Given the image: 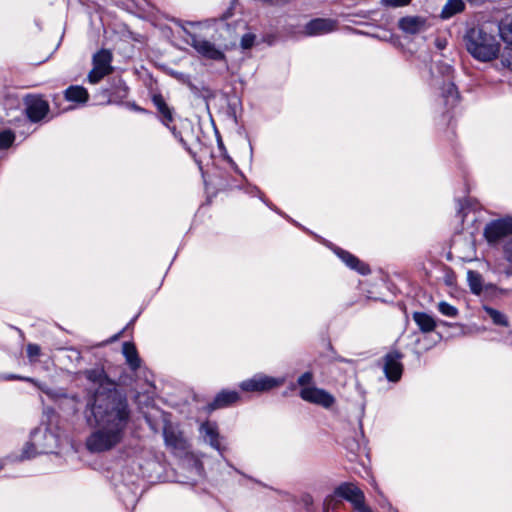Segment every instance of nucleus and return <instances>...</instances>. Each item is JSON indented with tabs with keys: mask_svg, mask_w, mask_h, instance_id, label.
Here are the masks:
<instances>
[{
	"mask_svg": "<svg viewBox=\"0 0 512 512\" xmlns=\"http://www.w3.org/2000/svg\"><path fill=\"white\" fill-rule=\"evenodd\" d=\"M90 383L85 417L95 429L86 439V448L102 453L117 447L126 437L131 410L127 398L120 394L102 367L79 372Z\"/></svg>",
	"mask_w": 512,
	"mask_h": 512,
	"instance_id": "f257e3e1",
	"label": "nucleus"
},
{
	"mask_svg": "<svg viewBox=\"0 0 512 512\" xmlns=\"http://www.w3.org/2000/svg\"><path fill=\"white\" fill-rule=\"evenodd\" d=\"M463 43L467 52L481 62L494 60L500 52L496 37L480 26L468 28L463 36Z\"/></svg>",
	"mask_w": 512,
	"mask_h": 512,
	"instance_id": "f03ea898",
	"label": "nucleus"
},
{
	"mask_svg": "<svg viewBox=\"0 0 512 512\" xmlns=\"http://www.w3.org/2000/svg\"><path fill=\"white\" fill-rule=\"evenodd\" d=\"M58 438L47 427H37L30 433L29 441L25 443L21 450L18 460H29L39 454L52 452L57 447Z\"/></svg>",
	"mask_w": 512,
	"mask_h": 512,
	"instance_id": "7ed1b4c3",
	"label": "nucleus"
},
{
	"mask_svg": "<svg viewBox=\"0 0 512 512\" xmlns=\"http://www.w3.org/2000/svg\"><path fill=\"white\" fill-rule=\"evenodd\" d=\"M176 23L182 28L183 32L187 35L188 39L186 42L195 49V51L203 58L213 60V61H222L225 59L224 52L219 49L214 43L205 38L201 37L198 34L192 33L189 31L180 20L176 21Z\"/></svg>",
	"mask_w": 512,
	"mask_h": 512,
	"instance_id": "20e7f679",
	"label": "nucleus"
},
{
	"mask_svg": "<svg viewBox=\"0 0 512 512\" xmlns=\"http://www.w3.org/2000/svg\"><path fill=\"white\" fill-rule=\"evenodd\" d=\"M113 55L110 50L101 49L93 55V68L89 72L87 78L91 84H96L105 76L113 72L112 67Z\"/></svg>",
	"mask_w": 512,
	"mask_h": 512,
	"instance_id": "39448f33",
	"label": "nucleus"
},
{
	"mask_svg": "<svg viewBox=\"0 0 512 512\" xmlns=\"http://www.w3.org/2000/svg\"><path fill=\"white\" fill-rule=\"evenodd\" d=\"M335 494L351 503L356 512H373L365 502L363 491L353 483H341L335 489Z\"/></svg>",
	"mask_w": 512,
	"mask_h": 512,
	"instance_id": "423d86ee",
	"label": "nucleus"
},
{
	"mask_svg": "<svg viewBox=\"0 0 512 512\" xmlns=\"http://www.w3.org/2000/svg\"><path fill=\"white\" fill-rule=\"evenodd\" d=\"M285 382V377H271L260 373L242 381L239 387L244 392H267L282 386Z\"/></svg>",
	"mask_w": 512,
	"mask_h": 512,
	"instance_id": "0eeeda50",
	"label": "nucleus"
},
{
	"mask_svg": "<svg viewBox=\"0 0 512 512\" xmlns=\"http://www.w3.org/2000/svg\"><path fill=\"white\" fill-rule=\"evenodd\" d=\"M299 396L302 400L325 409L331 408L335 403V397L331 393L316 386L301 388Z\"/></svg>",
	"mask_w": 512,
	"mask_h": 512,
	"instance_id": "6e6552de",
	"label": "nucleus"
},
{
	"mask_svg": "<svg viewBox=\"0 0 512 512\" xmlns=\"http://www.w3.org/2000/svg\"><path fill=\"white\" fill-rule=\"evenodd\" d=\"M24 104L28 119L34 123L41 121L49 112V104L41 96L27 95Z\"/></svg>",
	"mask_w": 512,
	"mask_h": 512,
	"instance_id": "1a4fd4ad",
	"label": "nucleus"
},
{
	"mask_svg": "<svg viewBox=\"0 0 512 512\" xmlns=\"http://www.w3.org/2000/svg\"><path fill=\"white\" fill-rule=\"evenodd\" d=\"M509 234H512V217L491 221L484 229V236L489 243H495Z\"/></svg>",
	"mask_w": 512,
	"mask_h": 512,
	"instance_id": "9d476101",
	"label": "nucleus"
},
{
	"mask_svg": "<svg viewBox=\"0 0 512 512\" xmlns=\"http://www.w3.org/2000/svg\"><path fill=\"white\" fill-rule=\"evenodd\" d=\"M402 358L403 355L399 351H391L385 355L383 370L390 382L400 380L403 373Z\"/></svg>",
	"mask_w": 512,
	"mask_h": 512,
	"instance_id": "9b49d317",
	"label": "nucleus"
},
{
	"mask_svg": "<svg viewBox=\"0 0 512 512\" xmlns=\"http://www.w3.org/2000/svg\"><path fill=\"white\" fill-rule=\"evenodd\" d=\"M199 433L203 441L209 444L213 449L218 451L223 456L226 448L222 446L218 426L215 422L205 421L199 427Z\"/></svg>",
	"mask_w": 512,
	"mask_h": 512,
	"instance_id": "f8f14e48",
	"label": "nucleus"
},
{
	"mask_svg": "<svg viewBox=\"0 0 512 512\" xmlns=\"http://www.w3.org/2000/svg\"><path fill=\"white\" fill-rule=\"evenodd\" d=\"M165 445L174 453H183L187 450L188 444L183 434L172 424H165L163 428Z\"/></svg>",
	"mask_w": 512,
	"mask_h": 512,
	"instance_id": "ddd939ff",
	"label": "nucleus"
},
{
	"mask_svg": "<svg viewBox=\"0 0 512 512\" xmlns=\"http://www.w3.org/2000/svg\"><path fill=\"white\" fill-rule=\"evenodd\" d=\"M398 27L406 34H418L426 31L427 18L423 16H405L399 19Z\"/></svg>",
	"mask_w": 512,
	"mask_h": 512,
	"instance_id": "4468645a",
	"label": "nucleus"
},
{
	"mask_svg": "<svg viewBox=\"0 0 512 512\" xmlns=\"http://www.w3.org/2000/svg\"><path fill=\"white\" fill-rule=\"evenodd\" d=\"M336 21L332 19L316 18L310 20L304 27L308 36H317L330 33L336 29Z\"/></svg>",
	"mask_w": 512,
	"mask_h": 512,
	"instance_id": "2eb2a0df",
	"label": "nucleus"
},
{
	"mask_svg": "<svg viewBox=\"0 0 512 512\" xmlns=\"http://www.w3.org/2000/svg\"><path fill=\"white\" fill-rule=\"evenodd\" d=\"M333 251L350 269L357 271L361 275H367L370 273L369 266L348 251L339 247H334Z\"/></svg>",
	"mask_w": 512,
	"mask_h": 512,
	"instance_id": "dca6fc26",
	"label": "nucleus"
},
{
	"mask_svg": "<svg viewBox=\"0 0 512 512\" xmlns=\"http://www.w3.org/2000/svg\"><path fill=\"white\" fill-rule=\"evenodd\" d=\"M240 399V394L236 390L223 389L214 398V400L208 405L210 410H216L225 408L233 405Z\"/></svg>",
	"mask_w": 512,
	"mask_h": 512,
	"instance_id": "f3484780",
	"label": "nucleus"
},
{
	"mask_svg": "<svg viewBox=\"0 0 512 512\" xmlns=\"http://www.w3.org/2000/svg\"><path fill=\"white\" fill-rule=\"evenodd\" d=\"M152 101L158 111L160 121L166 127L170 128V123H172L174 119L173 109L166 103L161 94L153 95Z\"/></svg>",
	"mask_w": 512,
	"mask_h": 512,
	"instance_id": "a211bd4d",
	"label": "nucleus"
},
{
	"mask_svg": "<svg viewBox=\"0 0 512 512\" xmlns=\"http://www.w3.org/2000/svg\"><path fill=\"white\" fill-rule=\"evenodd\" d=\"M441 96L447 107H454L459 99V92L455 84L451 81H444L441 87Z\"/></svg>",
	"mask_w": 512,
	"mask_h": 512,
	"instance_id": "6ab92c4d",
	"label": "nucleus"
},
{
	"mask_svg": "<svg viewBox=\"0 0 512 512\" xmlns=\"http://www.w3.org/2000/svg\"><path fill=\"white\" fill-rule=\"evenodd\" d=\"M122 352L125 356L126 362L132 371H136L141 366V359L138 356L136 347L131 342H124Z\"/></svg>",
	"mask_w": 512,
	"mask_h": 512,
	"instance_id": "aec40b11",
	"label": "nucleus"
},
{
	"mask_svg": "<svg viewBox=\"0 0 512 512\" xmlns=\"http://www.w3.org/2000/svg\"><path fill=\"white\" fill-rule=\"evenodd\" d=\"M413 320L423 333L432 332L436 327L434 318L425 312H414Z\"/></svg>",
	"mask_w": 512,
	"mask_h": 512,
	"instance_id": "412c9836",
	"label": "nucleus"
},
{
	"mask_svg": "<svg viewBox=\"0 0 512 512\" xmlns=\"http://www.w3.org/2000/svg\"><path fill=\"white\" fill-rule=\"evenodd\" d=\"M88 97L87 90L82 86H70L65 90V98L70 102L85 103Z\"/></svg>",
	"mask_w": 512,
	"mask_h": 512,
	"instance_id": "4be33fe9",
	"label": "nucleus"
},
{
	"mask_svg": "<svg viewBox=\"0 0 512 512\" xmlns=\"http://www.w3.org/2000/svg\"><path fill=\"white\" fill-rule=\"evenodd\" d=\"M465 9L463 0H448L441 10V18L449 19L454 15L461 13Z\"/></svg>",
	"mask_w": 512,
	"mask_h": 512,
	"instance_id": "5701e85b",
	"label": "nucleus"
},
{
	"mask_svg": "<svg viewBox=\"0 0 512 512\" xmlns=\"http://www.w3.org/2000/svg\"><path fill=\"white\" fill-rule=\"evenodd\" d=\"M499 30L502 39L508 45H512V10L502 19Z\"/></svg>",
	"mask_w": 512,
	"mask_h": 512,
	"instance_id": "b1692460",
	"label": "nucleus"
},
{
	"mask_svg": "<svg viewBox=\"0 0 512 512\" xmlns=\"http://www.w3.org/2000/svg\"><path fill=\"white\" fill-rule=\"evenodd\" d=\"M467 281L472 293L480 295L482 292V276L479 272L469 270L467 272Z\"/></svg>",
	"mask_w": 512,
	"mask_h": 512,
	"instance_id": "393cba45",
	"label": "nucleus"
},
{
	"mask_svg": "<svg viewBox=\"0 0 512 512\" xmlns=\"http://www.w3.org/2000/svg\"><path fill=\"white\" fill-rule=\"evenodd\" d=\"M484 310L492 319L494 324L500 326H508V320L505 314L491 307H484Z\"/></svg>",
	"mask_w": 512,
	"mask_h": 512,
	"instance_id": "a878e982",
	"label": "nucleus"
},
{
	"mask_svg": "<svg viewBox=\"0 0 512 512\" xmlns=\"http://www.w3.org/2000/svg\"><path fill=\"white\" fill-rule=\"evenodd\" d=\"M437 309L443 316L449 318H456L459 314L458 309L446 301H440L437 305Z\"/></svg>",
	"mask_w": 512,
	"mask_h": 512,
	"instance_id": "bb28decb",
	"label": "nucleus"
},
{
	"mask_svg": "<svg viewBox=\"0 0 512 512\" xmlns=\"http://www.w3.org/2000/svg\"><path fill=\"white\" fill-rule=\"evenodd\" d=\"M15 141V134L10 129L0 131V149H8Z\"/></svg>",
	"mask_w": 512,
	"mask_h": 512,
	"instance_id": "cd10ccee",
	"label": "nucleus"
},
{
	"mask_svg": "<svg viewBox=\"0 0 512 512\" xmlns=\"http://www.w3.org/2000/svg\"><path fill=\"white\" fill-rule=\"evenodd\" d=\"M503 250L505 259L509 262L506 273L512 275V237L504 244Z\"/></svg>",
	"mask_w": 512,
	"mask_h": 512,
	"instance_id": "c85d7f7f",
	"label": "nucleus"
},
{
	"mask_svg": "<svg viewBox=\"0 0 512 512\" xmlns=\"http://www.w3.org/2000/svg\"><path fill=\"white\" fill-rule=\"evenodd\" d=\"M501 65L512 70V45H508L501 55Z\"/></svg>",
	"mask_w": 512,
	"mask_h": 512,
	"instance_id": "c756f323",
	"label": "nucleus"
},
{
	"mask_svg": "<svg viewBox=\"0 0 512 512\" xmlns=\"http://www.w3.org/2000/svg\"><path fill=\"white\" fill-rule=\"evenodd\" d=\"M26 352L30 362H35L41 353V348L37 344L29 343L26 347Z\"/></svg>",
	"mask_w": 512,
	"mask_h": 512,
	"instance_id": "7c9ffc66",
	"label": "nucleus"
},
{
	"mask_svg": "<svg viewBox=\"0 0 512 512\" xmlns=\"http://www.w3.org/2000/svg\"><path fill=\"white\" fill-rule=\"evenodd\" d=\"M3 379L4 380H23V381L32 383V384L36 385L42 391H45L44 387L40 383H38L35 379L30 378V377H22V376L15 375V374H9V375L4 376Z\"/></svg>",
	"mask_w": 512,
	"mask_h": 512,
	"instance_id": "2f4dec72",
	"label": "nucleus"
},
{
	"mask_svg": "<svg viewBox=\"0 0 512 512\" xmlns=\"http://www.w3.org/2000/svg\"><path fill=\"white\" fill-rule=\"evenodd\" d=\"M313 382V374L312 372L310 371H307L305 373H303L301 376H299V378L297 379V384L299 386H301L302 388L304 387H310L312 386Z\"/></svg>",
	"mask_w": 512,
	"mask_h": 512,
	"instance_id": "473e14b6",
	"label": "nucleus"
},
{
	"mask_svg": "<svg viewBox=\"0 0 512 512\" xmlns=\"http://www.w3.org/2000/svg\"><path fill=\"white\" fill-rule=\"evenodd\" d=\"M255 35L251 33L244 34L241 38V47L243 49H250L255 42Z\"/></svg>",
	"mask_w": 512,
	"mask_h": 512,
	"instance_id": "72a5a7b5",
	"label": "nucleus"
},
{
	"mask_svg": "<svg viewBox=\"0 0 512 512\" xmlns=\"http://www.w3.org/2000/svg\"><path fill=\"white\" fill-rule=\"evenodd\" d=\"M411 2V0H382V3L392 7H402L406 6Z\"/></svg>",
	"mask_w": 512,
	"mask_h": 512,
	"instance_id": "f704fd0d",
	"label": "nucleus"
},
{
	"mask_svg": "<svg viewBox=\"0 0 512 512\" xmlns=\"http://www.w3.org/2000/svg\"><path fill=\"white\" fill-rule=\"evenodd\" d=\"M173 134V136L183 145V147L187 148V142L184 140L181 132L177 131L176 128L170 127L169 128Z\"/></svg>",
	"mask_w": 512,
	"mask_h": 512,
	"instance_id": "c9c22d12",
	"label": "nucleus"
},
{
	"mask_svg": "<svg viewBox=\"0 0 512 512\" xmlns=\"http://www.w3.org/2000/svg\"><path fill=\"white\" fill-rule=\"evenodd\" d=\"M172 75L173 77L182 82H187L189 80V76L182 72H173Z\"/></svg>",
	"mask_w": 512,
	"mask_h": 512,
	"instance_id": "e433bc0d",
	"label": "nucleus"
},
{
	"mask_svg": "<svg viewBox=\"0 0 512 512\" xmlns=\"http://www.w3.org/2000/svg\"><path fill=\"white\" fill-rule=\"evenodd\" d=\"M249 193H250L251 195H258V196L261 198V200H262L264 203H266V205H268L269 207H271V206H270V204H268V203L263 199V197H262V195H263V194H262V192H261L257 187H253V188H252V190H251Z\"/></svg>",
	"mask_w": 512,
	"mask_h": 512,
	"instance_id": "4c0bfd02",
	"label": "nucleus"
},
{
	"mask_svg": "<svg viewBox=\"0 0 512 512\" xmlns=\"http://www.w3.org/2000/svg\"><path fill=\"white\" fill-rule=\"evenodd\" d=\"M451 71H452L451 66L446 65V66L444 67V71H443V73H447V75H449Z\"/></svg>",
	"mask_w": 512,
	"mask_h": 512,
	"instance_id": "58836bf2",
	"label": "nucleus"
},
{
	"mask_svg": "<svg viewBox=\"0 0 512 512\" xmlns=\"http://www.w3.org/2000/svg\"><path fill=\"white\" fill-rule=\"evenodd\" d=\"M227 160L235 168V170H237V165L235 164L233 159H231L229 156H227Z\"/></svg>",
	"mask_w": 512,
	"mask_h": 512,
	"instance_id": "ea45409f",
	"label": "nucleus"
},
{
	"mask_svg": "<svg viewBox=\"0 0 512 512\" xmlns=\"http://www.w3.org/2000/svg\"><path fill=\"white\" fill-rule=\"evenodd\" d=\"M437 46L439 49L444 48V45L440 41L437 42Z\"/></svg>",
	"mask_w": 512,
	"mask_h": 512,
	"instance_id": "a19ab883",
	"label": "nucleus"
},
{
	"mask_svg": "<svg viewBox=\"0 0 512 512\" xmlns=\"http://www.w3.org/2000/svg\"><path fill=\"white\" fill-rule=\"evenodd\" d=\"M188 24L190 25H195L196 23L195 22H187Z\"/></svg>",
	"mask_w": 512,
	"mask_h": 512,
	"instance_id": "79ce46f5",
	"label": "nucleus"
}]
</instances>
